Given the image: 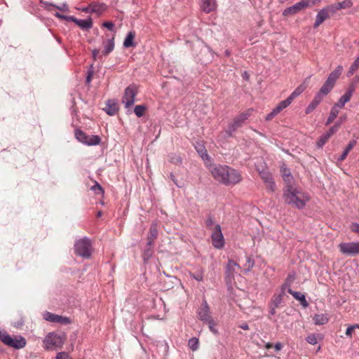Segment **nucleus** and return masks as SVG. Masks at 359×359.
I'll return each mask as SVG.
<instances>
[{
  "instance_id": "dca6fc26",
  "label": "nucleus",
  "mask_w": 359,
  "mask_h": 359,
  "mask_svg": "<svg viewBox=\"0 0 359 359\" xmlns=\"http://www.w3.org/2000/svg\"><path fill=\"white\" fill-rule=\"evenodd\" d=\"M198 316L199 319L204 323L212 319L210 316V308L206 301H204L201 307L198 309Z\"/></svg>"
},
{
  "instance_id": "37998d69",
  "label": "nucleus",
  "mask_w": 359,
  "mask_h": 359,
  "mask_svg": "<svg viewBox=\"0 0 359 359\" xmlns=\"http://www.w3.org/2000/svg\"><path fill=\"white\" fill-rule=\"evenodd\" d=\"M325 8L327 10V11L328 12L329 14H330V13L334 14L337 11L339 10V8H338V4L329 5L325 7Z\"/></svg>"
},
{
  "instance_id": "6e6d98bb",
  "label": "nucleus",
  "mask_w": 359,
  "mask_h": 359,
  "mask_svg": "<svg viewBox=\"0 0 359 359\" xmlns=\"http://www.w3.org/2000/svg\"><path fill=\"white\" fill-rule=\"evenodd\" d=\"M355 144H356V141H355V140L350 141L349 143L347 144L344 151L349 153L350 151L355 147Z\"/></svg>"
},
{
  "instance_id": "b1692460",
  "label": "nucleus",
  "mask_w": 359,
  "mask_h": 359,
  "mask_svg": "<svg viewBox=\"0 0 359 359\" xmlns=\"http://www.w3.org/2000/svg\"><path fill=\"white\" fill-rule=\"evenodd\" d=\"M76 25L82 30H89L93 27V19L91 17H88L85 20L78 19Z\"/></svg>"
},
{
  "instance_id": "680f3d73",
  "label": "nucleus",
  "mask_w": 359,
  "mask_h": 359,
  "mask_svg": "<svg viewBox=\"0 0 359 359\" xmlns=\"http://www.w3.org/2000/svg\"><path fill=\"white\" fill-rule=\"evenodd\" d=\"M356 325L348 327L346 330V334L348 337H351L352 332L354 330L355 328H356Z\"/></svg>"
},
{
  "instance_id": "6e6552de",
  "label": "nucleus",
  "mask_w": 359,
  "mask_h": 359,
  "mask_svg": "<svg viewBox=\"0 0 359 359\" xmlns=\"http://www.w3.org/2000/svg\"><path fill=\"white\" fill-rule=\"evenodd\" d=\"M74 135L79 142L88 146H96L101 142V139L98 135H88L80 129L75 130Z\"/></svg>"
},
{
  "instance_id": "9d476101",
  "label": "nucleus",
  "mask_w": 359,
  "mask_h": 359,
  "mask_svg": "<svg viewBox=\"0 0 359 359\" xmlns=\"http://www.w3.org/2000/svg\"><path fill=\"white\" fill-rule=\"evenodd\" d=\"M311 3H313V0H302L299 2L294 4L293 6L285 8L283 11V16H288L294 15L301 11L311 7Z\"/></svg>"
},
{
  "instance_id": "a19ab883",
  "label": "nucleus",
  "mask_w": 359,
  "mask_h": 359,
  "mask_svg": "<svg viewBox=\"0 0 359 359\" xmlns=\"http://www.w3.org/2000/svg\"><path fill=\"white\" fill-rule=\"evenodd\" d=\"M337 4L339 10L351 8L353 6V2L351 0H344L343 1L339 2Z\"/></svg>"
},
{
  "instance_id": "f704fd0d",
  "label": "nucleus",
  "mask_w": 359,
  "mask_h": 359,
  "mask_svg": "<svg viewBox=\"0 0 359 359\" xmlns=\"http://www.w3.org/2000/svg\"><path fill=\"white\" fill-rule=\"evenodd\" d=\"M292 97H288L285 100L281 101L278 104L276 107L277 108V111H281L286 107H287L292 103Z\"/></svg>"
},
{
  "instance_id": "0eeeda50",
  "label": "nucleus",
  "mask_w": 359,
  "mask_h": 359,
  "mask_svg": "<svg viewBox=\"0 0 359 359\" xmlns=\"http://www.w3.org/2000/svg\"><path fill=\"white\" fill-rule=\"evenodd\" d=\"M257 170L262 180L266 184V189L270 192H273L276 190V184L271 173L269 171L268 168L264 165H257Z\"/></svg>"
},
{
  "instance_id": "c756f323",
  "label": "nucleus",
  "mask_w": 359,
  "mask_h": 359,
  "mask_svg": "<svg viewBox=\"0 0 359 359\" xmlns=\"http://www.w3.org/2000/svg\"><path fill=\"white\" fill-rule=\"evenodd\" d=\"M338 109L339 108H337V106L334 105L332 107L329 116L325 123L326 126L330 125L337 118L339 112Z\"/></svg>"
},
{
  "instance_id": "de8ad7c7",
  "label": "nucleus",
  "mask_w": 359,
  "mask_h": 359,
  "mask_svg": "<svg viewBox=\"0 0 359 359\" xmlns=\"http://www.w3.org/2000/svg\"><path fill=\"white\" fill-rule=\"evenodd\" d=\"M306 341L309 344H311V345H315V344H316L318 343V339H317V338H316V335H315V334H309V335L306 337Z\"/></svg>"
},
{
  "instance_id": "39448f33",
  "label": "nucleus",
  "mask_w": 359,
  "mask_h": 359,
  "mask_svg": "<svg viewBox=\"0 0 359 359\" xmlns=\"http://www.w3.org/2000/svg\"><path fill=\"white\" fill-rule=\"evenodd\" d=\"M253 109H248L236 116L233 121L229 123L226 133L231 136L233 133L239 128H241L248 118L252 115Z\"/></svg>"
},
{
  "instance_id": "1a4fd4ad",
  "label": "nucleus",
  "mask_w": 359,
  "mask_h": 359,
  "mask_svg": "<svg viewBox=\"0 0 359 359\" xmlns=\"http://www.w3.org/2000/svg\"><path fill=\"white\" fill-rule=\"evenodd\" d=\"M137 93V87L135 84H131L125 89L122 97V103L124 104L126 108L133 105Z\"/></svg>"
},
{
  "instance_id": "473e14b6",
  "label": "nucleus",
  "mask_w": 359,
  "mask_h": 359,
  "mask_svg": "<svg viewBox=\"0 0 359 359\" xmlns=\"http://www.w3.org/2000/svg\"><path fill=\"white\" fill-rule=\"evenodd\" d=\"M203 269L202 268H198L195 272L190 273L189 274L192 278L195 279L198 282H201L203 280Z\"/></svg>"
},
{
  "instance_id": "c9c22d12",
  "label": "nucleus",
  "mask_w": 359,
  "mask_h": 359,
  "mask_svg": "<svg viewBox=\"0 0 359 359\" xmlns=\"http://www.w3.org/2000/svg\"><path fill=\"white\" fill-rule=\"evenodd\" d=\"M330 136L328 134H327L326 133H325L324 134H323L318 139V142H316V145H317V147L318 148H322L325 144V143L328 141V140L330 139Z\"/></svg>"
},
{
  "instance_id": "bb28decb",
  "label": "nucleus",
  "mask_w": 359,
  "mask_h": 359,
  "mask_svg": "<svg viewBox=\"0 0 359 359\" xmlns=\"http://www.w3.org/2000/svg\"><path fill=\"white\" fill-rule=\"evenodd\" d=\"M195 149L203 160L210 161V157L208 156L205 147L203 144H198L195 146Z\"/></svg>"
},
{
  "instance_id": "bf43d9fd",
  "label": "nucleus",
  "mask_w": 359,
  "mask_h": 359,
  "mask_svg": "<svg viewBox=\"0 0 359 359\" xmlns=\"http://www.w3.org/2000/svg\"><path fill=\"white\" fill-rule=\"evenodd\" d=\"M170 178L172 180V181L174 182V184L178 187H182L183 185L181 184H179L177 179L175 178V175H173V173L170 172Z\"/></svg>"
},
{
  "instance_id": "f8f14e48",
  "label": "nucleus",
  "mask_w": 359,
  "mask_h": 359,
  "mask_svg": "<svg viewBox=\"0 0 359 359\" xmlns=\"http://www.w3.org/2000/svg\"><path fill=\"white\" fill-rule=\"evenodd\" d=\"M241 266L233 259H229L225 269V281L227 285H231L234 280L235 274Z\"/></svg>"
},
{
  "instance_id": "2eb2a0df",
  "label": "nucleus",
  "mask_w": 359,
  "mask_h": 359,
  "mask_svg": "<svg viewBox=\"0 0 359 359\" xmlns=\"http://www.w3.org/2000/svg\"><path fill=\"white\" fill-rule=\"evenodd\" d=\"M328 95V93H322L321 88L319 91L316 93L313 100L310 102L309 106L306 107L305 110V113L306 114H309L311 113L317 106L322 102L323 97Z\"/></svg>"
},
{
  "instance_id": "13d9d810",
  "label": "nucleus",
  "mask_w": 359,
  "mask_h": 359,
  "mask_svg": "<svg viewBox=\"0 0 359 359\" xmlns=\"http://www.w3.org/2000/svg\"><path fill=\"white\" fill-rule=\"evenodd\" d=\"M283 178L285 181H290V180L292 178L290 171L287 169H285L283 172Z\"/></svg>"
},
{
  "instance_id": "58836bf2",
  "label": "nucleus",
  "mask_w": 359,
  "mask_h": 359,
  "mask_svg": "<svg viewBox=\"0 0 359 359\" xmlns=\"http://www.w3.org/2000/svg\"><path fill=\"white\" fill-rule=\"evenodd\" d=\"M188 346L192 351H196L198 348V339L196 337L189 339Z\"/></svg>"
},
{
  "instance_id": "f257e3e1",
  "label": "nucleus",
  "mask_w": 359,
  "mask_h": 359,
  "mask_svg": "<svg viewBox=\"0 0 359 359\" xmlns=\"http://www.w3.org/2000/svg\"><path fill=\"white\" fill-rule=\"evenodd\" d=\"M212 177L218 182L229 186L236 184L242 180L241 173L227 165H217L212 167V165H208Z\"/></svg>"
},
{
  "instance_id": "774afa93",
  "label": "nucleus",
  "mask_w": 359,
  "mask_h": 359,
  "mask_svg": "<svg viewBox=\"0 0 359 359\" xmlns=\"http://www.w3.org/2000/svg\"><path fill=\"white\" fill-rule=\"evenodd\" d=\"M269 307L270 308L269 314L270 316H274L276 313V309H278V307H274L271 304H269Z\"/></svg>"
},
{
  "instance_id": "6ab92c4d",
  "label": "nucleus",
  "mask_w": 359,
  "mask_h": 359,
  "mask_svg": "<svg viewBox=\"0 0 359 359\" xmlns=\"http://www.w3.org/2000/svg\"><path fill=\"white\" fill-rule=\"evenodd\" d=\"M330 18V14L327 11V10L325 8H322L320 10L317 15H316V22L313 24V27L317 28L320 26L326 19Z\"/></svg>"
},
{
  "instance_id": "5701e85b",
  "label": "nucleus",
  "mask_w": 359,
  "mask_h": 359,
  "mask_svg": "<svg viewBox=\"0 0 359 359\" xmlns=\"http://www.w3.org/2000/svg\"><path fill=\"white\" fill-rule=\"evenodd\" d=\"M284 296L285 295L283 294V292H278L274 293L269 304L274 307L279 308L281 304L283 302Z\"/></svg>"
},
{
  "instance_id": "7ed1b4c3",
  "label": "nucleus",
  "mask_w": 359,
  "mask_h": 359,
  "mask_svg": "<svg viewBox=\"0 0 359 359\" xmlns=\"http://www.w3.org/2000/svg\"><path fill=\"white\" fill-rule=\"evenodd\" d=\"M67 340L65 332H50L44 338L43 343L46 350H55L60 348Z\"/></svg>"
},
{
  "instance_id": "cd10ccee",
  "label": "nucleus",
  "mask_w": 359,
  "mask_h": 359,
  "mask_svg": "<svg viewBox=\"0 0 359 359\" xmlns=\"http://www.w3.org/2000/svg\"><path fill=\"white\" fill-rule=\"evenodd\" d=\"M104 49L102 50V54L104 55H107L109 54L114 48V39L111 38L110 39L107 40L103 42Z\"/></svg>"
},
{
  "instance_id": "393cba45",
  "label": "nucleus",
  "mask_w": 359,
  "mask_h": 359,
  "mask_svg": "<svg viewBox=\"0 0 359 359\" xmlns=\"http://www.w3.org/2000/svg\"><path fill=\"white\" fill-rule=\"evenodd\" d=\"M287 292L293 296L294 299L300 301L302 306L304 307L308 306V302L306 299L305 295L299 292L293 291L291 288H288Z\"/></svg>"
},
{
  "instance_id": "7c9ffc66",
  "label": "nucleus",
  "mask_w": 359,
  "mask_h": 359,
  "mask_svg": "<svg viewBox=\"0 0 359 359\" xmlns=\"http://www.w3.org/2000/svg\"><path fill=\"white\" fill-rule=\"evenodd\" d=\"M43 4L44 5L45 8L49 9L48 6H53L61 11L66 12L69 11L68 6L66 3L62 4L61 6H57L51 3L48 2H43Z\"/></svg>"
},
{
  "instance_id": "5fc2aeb1",
  "label": "nucleus",
  "mask_w": 359,
  "mask_h": 359,
  "mask_svg": "<svg viewBox=\"0 0 359 359\" xmlns=\"http://www.w3.org/2000/svg\"><path fill=\"white\" fill-rule=\"evenodd\" d=\"M91 189L97 194H103L104 192L102 187L97 182H96L95 184L93 185Z\"/></svg>"
},
{
  "instance_id": "c03bdc74",
  "label": "nucleus",
  "mask_w": 359,
  "mask_h": 359,
  "mask_svg": "<svg viewBox=\"0 0 359 359\" xmlns=\"http://www.w3.org/2000/svg\"><path fill=\"white\" fill-rule=\"evenodd\" d=\"M340 128V123H334L329 130L326 132L327 134L331 137L335 133H337Z\"/></svg>"
},
{
  "instance_id": "2f4dec72",
  "label": "nucleus",
  "mask_w": 359,
  "mask_h": 359,
  "mask_svg": "<svg viewBox=\"0 0 359 359\" xmlns=\"http://www.w3.org/2000/svg\"><path fill=\"white\" fill-rule=\"evenodd\" d=\"M153 247H154V245H148V242H147V244L144 249V252H143V259L144 261L148 260L152 256Z\"/></svg>"
},
{
  "instance_id": "aec40b11",
  "label": "nucleus",
  "mask_w": 359,
  "mask_h": 359,
  "mask_svg": "<svg viewBox=\"0 0 359 359\" xmlns=\"http://www.w3.org/2000/svg\"><path fill=\"white\" fill-rule=\"evenodd\" d=\"M118 109V104L114 100H109L107 102L106 107L104 109L105 112L110 116L115 115L117 113Z\"/></svg>"
},
{
  "instance_id": "20e7f679",
  "label": "nucleus",
  "mask_w": 359,
  "mask_h": 359,
  "mask_svg": "<svg viewBox=\"0 0 359 359\" xmlns=\"http://www.w3.org/2000/svg\"><path fill=\"white\" fill-rule=\"evenodd\" d=\"M74 252L76 255L83 258H90L92 253L90 240L85 237L76 241L74 243Z\"/></svg>"
},
{
  "instance_id": "3c124183",
  "label": "nucleus",
  "mask_w": 359,
  "mask_h": 359,
  "mask_svg": "<svg viewBox=\"0 0 359 359\" xmlns=\"http://www.w3.org/2000/svg\"><path fill=\"white\" fill-rule=\"evenodd\" d=\"M170 162L174 164H180L182 163V158L177 155H173L170 157Z\"/></svg>"
},
{
  "instance_id": "a18cd8bd",
  "label": "nucleus",
  "mask_w": 359,
  "mask_h": 359,
  "mask_svg": "<svg viewBox=\"0 0 359 359\" xmlns=\"http://www.w3.org/2000/svg\"><path fill=\"white\" fill-rule=\"evenodd\" d=\"M295 278H296V274L294 272H291L290 273L286 279H285V282H286V285H291L292 284V283L295 280Z\"/></svg>"
},
{
  "instance_id": "603ef678",
  "label": "nucleus",
  "mask_w": 359,
  "mask_h": 359,
  "mask_svg": "<svg viewBox=\"0 0 359 359\" xmlns=\"http://www.w3.org/2000/svg\"><path fill=\"white\" fill-rule=\"evenodd\" d=\"M55 359H72L69 354L66 352H59L56 357H55Z\"/></svg>"
},
{
  "instance_id": "4468645a",
  "label": "nucleus",
  "mask_w": 359,
  "mask_h": 359,
  "mask_svg": "<svg viewBox=\"0 0 359 359\" xmlns=\"http://www.w3.org/2000/svg\"><path fill=\"white\" fill-rule=\"evenodd\" d=\"M3 343L10 347L20 349L25 346L26 340L21 336L15 338H12L11 336H5L3 339Z\"/></svg>"
},
{
  "instance_id": "79ce46f5",
  "label": "nucleus",
  "mask_w": 359,
  "mask_h": 359,
  "mask_svg": "<svg viewBox=\"0 0 359 359\" xmlns=\"http://www.w3.org/2000/svg\"><path fill=\"white\" fill-rule=\"evenodd\" d=\"M214 217L209 215L207 219L205 220V225L208 229L213 231Z\"/></svg>"
},
{
  "instance_id": "ddd939ff",
  "label": "nucleus",
  "mask_w": 359,
  "mask_h": 359,
  "mask_svg": "<svg viewBox=\"0 0 359 359\" xmlns=\"http://www.w3.org/2000/svg\"><path fill=\"white\" fill-rule=\"evenodd\" d=\"M212 244L217 248H222L224 245V236L222 232L221 226L219 224H217L214 226V229L211 234Z\"/></svg>"
},
{
  "instance_id": "ea45409f",
  "label": "nucleus",
  "mask_w": 359,
  "mask_h": 359,
  "mask_svg": "<svg viewBox=\"0 0 359 359\" xmlns=\"http://www.w3.org/2000/svg\"><path fill=\"white\" fill-rule=\"evenodd\" d=\"M146 107L144 105H137L134 109V112L137 117H142L144 115Z\"/></svg>"
},
{
  "instance_id": "e2e57ef3",
  "label": "nucleus",
  "mask_w": 359,
  "mask_h": 359,
  "mask_svg": "<svg viewBox=\"0 0 359 359\" xmlns=\"http://www.w3.org/2000/svg\"><path fill=\"white\" fill-rule=\"evenodd\" d=\"M347 116L346 114L341 115L335 123H340V126L346 121Z\"/></svg>"
},
{
  "instance_id": "4be33fe9",
  "label": "nucleus",
  "mask_w": 359,
  "mask_h": 359,
  "mask_svg": "<svg viewBox=\"0 0 359 359\" xmlns=\"http://www.w3.org/2000/svg\"><path fill=\"white\" fill-rule=\"evenodd\" d=\"M158 234V231L157 229V225L156 224H152L149 229V234L147 237L148 245H154V241L157 238Z\"/></svg>"
},
{
  "instance_id": "c85d7f7f",
  "label": "nucleus",
  "mask_w": 359,
  "mask_h": 359,
  "mask_svg": "<svg viewBox=\"0 0 359 359\" xmlns=\"http://www.w3.org/2000/svg\"><path fill=\"white\" fill-rule=\"evenodd\" d=\"M313 319L315 324L318 325H325L329 321V318L326 314H316Z\"/></svg>"
},
{
  "instance_id": "f03ea898",
  "label": "nucleus",
  "mask_w": 359,
  "mask_h": 359,
  "mask_svg": "<svg viewBox=\"0 0 359 359\" xmlns=\"http://www.w3.org/2000/svg\"><path fill=\"white\" fill-rule=\"evenodd\" d=\"M283 197L287 204L293 205L298 209L304 208L306 202L310 199L307 193L291 185H287L285 187Z\"/></svg>"
},
{
  "instance_id": "412c9836",
  "label": "nucleus",
  "mask_w": 359,
  "mask_h": 359,
  "mask_svg": "<svg viewBox=\"0 0 359 359\" xmlns=\"http://www.w3.org/2000/svg\"><path fill=\"white\" fill-rule=\"evenodd\" d=\"M201 7L203 11L209 13L216 8L215 0H201Z\"/></svg>"
},
{
  "instance_id": "a211bd4d",
  "label": "nucleus",
  "mask_w": 359,
  "mask_h": 359,
  "mask_svg": "<svg viewBox=\"0 0 359 359\" xmlns=\"http://www.w3.org/2000/svg\"><path fill=\"white\" fill-rule=\"evenodd\" d=\"M353 93V88H349L346 90V92L339 98L338 102L334 104V106H337V108H343L346 103L350 101L352 95Z\"/></svg>"
},
{
  "instance_id": "a878e982",
  "label": "nucleus",
  "mask_w": 359,
  "mask_h": 359,
  "mask_svg": "<svg viewBox=\"0 0 359 359\" xmlns=\"http://www.w3.org/2000/svg\"><path fill=\"white\" fill-rule=\"evenodd\" d=\"M135 37V33L133 31H130L128 33L124 41L123 46L125 48L135 47L136 44L134 42Z\"/></svg>"
},
{
  "instance_id": "338daca9",
  "label": "nucleus",
  "mask_w": 359,
  "mask_h": 359,
  "mask_svg": "<svg viewBox=\"0 0 359 359\" xmlns=\"http://www.w3.org/2000/svg\"><path fill=\"white\" fill-rule=\"evenodd\" d=\"M100 49L95 48V49L93 50L92 56H93V58L94 60H97V57L98 55L100 54Z\"/></svg>"
},
{
  "instance_id": "8fccbe9b",
  "label": "nucleus",
  "mask_w": 359,
  "mask_h": 359,
  "mask_svg": "<svg viewBox=\"0 0 359 359\" xmlns=\"http://www.w3.org/2000/svg\"><path fill=\"white\" fill-rule=\"evenodd\" d=\"M205 323L208 324L209 329L211 332H212L215 334L217 333V330L215 327L216 324H215V321L212 320V318L210 319V320L205 322Z\"/></svg>"
},
{
  "instance_id": "9b49d317",
  "label": "nucleus",
  "mask_w": 359,
  "mask_h": 359,
  "mask_svg": "<svg viewBox=\"0 0 359 359\" xmlns=\"http://www.w3.org/2000/svg\"><path fill=\"white\" fill-rule=\"evenodd\" d=\"M339 251L348 256H355L359 255V241L341 243L339 245Z\"/></svg>"
},
{
  "instance_id": "49530a36",
  "label": "nucleus",
  "mask_w": 359,
  "mask_h": 359,
  "mask_svg": "<svg viewBox=\"0 0 359 359\" xmlns=\"http://www.w3.org/2000/svg\"><path fill=\"white\" fill-rule=\"evenodd\" d=\"M56 323L62 325H67L71 323V320L67 317H63L62 316L58 315V318Z\"/></svg>"
},
{
  "instance_id": "423d86ee",
  "label": "nucleus",
  "mask_w": 359,
  "mask_h": 359,
  "mask_svg": "<svg viewBox=\"0 0 359 359\" xmlns=\"http://www.w3.org/2000/svg\"><path fill=\"white\" fill-rule=\"evenodd\" d=\"M343 69V66L339 65L333 72H332L330 74L327 80L325 81L324 84L321 87L322 93H329L332 90L337 80L339 79V76L342 73Z\"/></svg>"
},
{
  "instance_id": "864d4df0",
  "label": "nucleus",
  "mask_w": 359,
  "mask_h": 359,
  "mask_svg": "<svg viewBox=\"0 0 359 359\" xmlns=\"http://www.w3.org/2000/svg\"><path fill=\"white\" fill-rule=\"evenodd\" d=\"M93 75V65H91L90 69H89L88 71V74L86 76V82L87 84H89L91 82Z\"/></svg>"
},
{
  "instance_id": "052dcab7",
  "label": "nucleus",
  "mask_w": 359,
  "mask_h": 359,
  "mask_svg": "<svg viewBox=\"0 0 359 359\" xmlns=\"http://www.w3.org/2000/svg\"><path fill=\"white\" fill-rule=\"evenodd\" d=\"M351 229L352 231L357 233L359 234V224L358 223H353L351 226Z\"/></svg>"
},
{
  "instance_id": "0e129e2a",
  "label": "nucleus",
  "mask_w": 359,
  "mask_h": 359,
  "mask_svg": "<svg viewBox=\"0 0 359 359\" xmlns=\"http://www.w3.org/2000/svg\"><path fill=\"white\" fill-rule=\"evenodd\" d=\"M348 154V152L344 151L343 153L338 157L337 161L339 162L343 161L346 158Z\"/></svg>"
},
{
  "instance_id": "4d7b16f0",
  "label": "nucleus",
  "mask_w": 359,
  "mask_h": 359,
  "mask_svg": "<svg viewBox=\"0 0 359 359\" xmlns=\"http://www.w3.org/2000/svg\"><path fill=\"white\" fill-rule=\"evenodd\" d=\"M103 27H106L109 30H113L114 27V24L112 22L107 21L103 22Z\"/></svg>"
},
{
  "instance_id": "72a5a7b5",
  "label": "nucleus",
  "mask_w": 359,
  "mask_h": 359,
  "mask_svg": "<svg viewBox=\"0 0 359 359\" xmlns=\"http://www.w3.org/2000/svg\"><path fill=\"white\" fill-rule=\"evenodd\" d=\"M292 97H288L285 100L281 101L278 104L276 107L277 108V111H281L286 107H287L292 103Z\"/></svg>"
},
{
  "instance_id": "09e8293b",
  "label": "nucleus",
  "mask_w": 359,
  "mask_h": 359,
  "mask_svg": "<svg viewBox=\"0 0 359 359\" xmlns=\"http://www.w3.org/2000/svg\"><path fill=\"white\" fill-rule=\"evenodd\" d=\"M303 88H302L300 86L297 88L289 96L290 97H292V100H293L295 97L299 96L303 91Z\"/></svg>"
},
{
  "instance_id": "f3484780",
  "label": "nucleus",
  "mask_w": 359,
  "mask_h": 359,
  "mask_svg": "<svg viewBox=\"0 0 359 359\" xmlns=\"http://www.w3.org/2000/svg\"><path fill=\"white\" fill-rule=\"evenodd\" d=\"M105 5L104 4H90L88 6L78 8L79 11L87 13H100L104 9Z\"/></svg>"
},
{
  "instance_id": "4c0bfd02",
  "label": "nucleus",
  "mask_w": 359,
  "mask_h": 359,
  "mask_svg": "<svg viewBox=\"0 0 359 359\" xmlns=\"http://www.w3.org/2000/svg\"><path fill=\"white\" fill-rule=\"evenodd\" d=\"M43 318L46 320L51 322V323H56V321L57 320V318H58V315L52 313L48 312V311H46L43 314Z\"/></svg>"
},
{
  "instance_id": "69168bd1",
  "label": "nucleus",
  "mask_w": 359,
  "mask_h": 359,
  "mask_svg": "<svg viewBox=\"0 0 359 359\" xmlns=\"http://www.w3.org/2000/svg\"><path fill=\"white\" fill-rule=\"evenodd\" d=\"M65 20H67V21L73 22L76 24L78 19L72 15H66Z\"/></svg>"
},
{
  "instance_id": "e433bc0d",
  "label": "nucleus",
  "mask_w": 359,
  "mask_h": 359,
  "mask_svg": "<svg viewBox=\"0 0 359 359\" xmlns=\"http://www.w3.org/2000/svg\"><path fill=\"white\" fill-rule=\"evenodd\" d=\"M254 265H255L254 259L252 257L248 256L246 257V262L243 265L245 272V273L249 272L253 268Z\"/></svg>"
}]
</instances>
